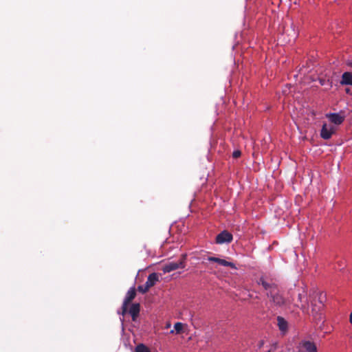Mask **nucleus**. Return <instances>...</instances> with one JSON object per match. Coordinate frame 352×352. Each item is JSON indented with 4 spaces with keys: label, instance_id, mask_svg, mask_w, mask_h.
Returning a JSON list of instances; mask_svg holds the SVG:
<instances>
[{
    "label": "nucleus",
    "instance_id": "412c9836",
    "mask_svg": "<svg viewBox=\"0 0 352 352\" xmlns=\"http://www.w3.org/2000/svg\"><path fill=\"white\" fill-rule=\"evenodd\" d=\"M349 321H350L351 324H352V312L350 314Z\"/></svg>",
    "mask_w": 352,
    "mask_h": 352
},
{
    "label": "nucleus",
    "instance_id": "a211bd4d",
    "mask_svg": "<svg viewBox=\"0 0 352 352\" xmlns=\"http://www.w3.org/2000/svg\"><path fill=\"white\" fill-rule=\"evenodd\" d=\"M276 349V344H274L271 346V348L266 352H275Z\"/></svg>",
    "mask_w": 352,
    "mask_h": 352
},
{
    "label": "nucleus",
    "instance_id": "f8f14e48",
    "mask_svg": "<svg viewBox=\"0 0 352 352\" xmlns=\"http://www.w3.org/2000/svg\"><path fill=\"white\" fill-rule=\"evenodd\" d=\"M130 315L132 317L133 320H135L136 318L138 316L140 313V304L134 303L133 304L129 311Z\"/></svg>",
    "mask_w": 352,
    "mask_h": 352
},
{
    "label": "nucleus",
    "instance_id": "20e7f679",
    "mask_svg": "<svg viewBox=\"0 0 352 352\" xmlns=\"http://www.w3.org/2000/svg\"><path fill=\"white\" fill-rule=\"evenodd\" d=\"M323 296L322 294H317L314 301L311 305L312 307L311 311L313 315H317L323 308Z\"/></svg>",
    "mask_w": 352,
    "mask_h": 352
},
{
    "label": "nucleus",
    "instance_id": "f03ea898",
    "mask_svg": "<svg viewBox=\"0 0 352 352\" xmlns=\"http://www.w3.org/2000/svg\"><path fill=\"white\" fill-rule=\"evenodd\" d=\"M186 254H183L182 258L177 262H170L164 265L162 271L164 273H169L177 269H183L185 267V260Z\"/></svg>",
    "mask_w": 352,
    "mask_h": 352
},
{
    "label": "nucleus",
    "instance_id": "2eb2a0df",
    "mask_svg": "<svg viewBox=\"0 0 352 352\" xmlns=\"http://www.w3.org/2000/svg\"><path fill=\"white\" fill-rule=\"evenodd\" d=\"M135 352H151V351L147 346H146L143 344H140L135 347Z\"/></svg>",
    "mask_w": 352,
    "mask_h": 352
},
{
    "label": "nucleus",
    "instance_id": "9b49d317",
    "mask_svg": "<svg viewBox=\"0 0 352 352\" xmlns=\"http://www.w3.org/2000/svg\"><path fill=\"white\" fill-rule=\"evenodd\" d=\"M341 85H352V73L351 72H344L342 75V80L340 81Z\"/></svg>",
    "mask_w": 352,
    "mask_h": 352
},
{
    "label": "nucleus",
    "instance_id": "6e6552de",
    "mask_svg": "<svg viewBox=\"0 0 352 352\" xmlns=\"http://www.w3.org/2000/svg\"><path fill=\"white\" fill-rule=\"evenodd\" d=\"M326 117L329 120V121L336 125L341 124L344 120V116L340 113H330L326 114Z\"/></svg>",
    "mask_w": 352,
    "mask_h": 352
},
{
    "label": "nucleus",
    "instance_id": "4be33fe9",
    "mask_svg": "<svg viewBox=\"0 0 352 352\" xmlns=\"http://www.w3.org/2000/svg\"><path fill=\"white\" fill-rule=\"evenodd\" d=\"M345 91L347 94H351L349 88H346Z\"/></svg>",
    "mask_w": 352,
    "mask_h": 352
},
{
    "label": "nucleus",
    "instance_id": "f257e3e1",
    "mask_svg": "<svg viewBox=\"0 0 352 352\" xmlns=\"http://www.w3.org/2000/svg\"><path fill=\"white\" fill-rule=\"evenodd\" d=\"M258 284L263 287L266 291L267 296L270 298V302L275 306L284 307L294 311L290 300L289 299H285L282 294H280L276 284L267 282L263 277L258 280Z\"/></svg>",
    "mask_w": 352,
    "mask_h": 352
},
{
    "label": "nucleus",
    "instance_id": "a878e982",
    "mask_svg": "<svg viewBox=\"0 0 352 352\" xmlns=\"http://www.w3.org/2000/svg\"><path fill=\"white\" fill-rule=\"evenodd\" d=\"M301 309H303L304 308V305H302L301 307H300Z\"/></svg>",
    "mask_w": 352,
    "mask_h": 352
},
{
    "label": "nucleus",
    "instance_id": "ddd939ff",
    "mask_svg": "<svg viewBox=\"0 0 352 352\" xmlns=\"http://www.w3.org/2000/svg\"><path fill=\"white\" fill-rule=\"evenodd\" d=\"M136 296V292H135V289L134 287H131L127 293H126V295L124 298V300L123 301V302L126 303V304H129L130 302L134 299V298Z\"/></svg>",
    "mask_w": 352,
    "mask_h": 352
},
{
    "label": "nucleus",
    "instance_id": "0eeeda50",
    "mask_svg": "<svg viewBox=\"0 0 352 352\" xmlns=\"http://www.w3.org/2000/svg\"><path fill=\"white\" fill-rule=\"evenodd\" d=\"M232 240V235L231 233L226 230H224L219 233L216 236V243L218 244H223L225 243H230Z\"/></svg>",
    "mask_w": 352,
    "mask_h": 352
},
{
    "label": "nucleus",
    "instance_id": "393cba45",
    "mask_svg": "<svg viewBox=\"0 0 352 352\" xmlns=\"http://www.w3.org/2000/svg\"><path fill=\"white\" fill-rule=\"evenodd\" d=\"M263 344V342L261 341V343H260V346H262Z\"/></svg>",
    "mask_w": 352,
    "mask_h": 352
},
{
    "label": "nucleus",
    "instance_id": "9d476101",
    "mask_svg": "<svg viewBox=\"0 0 352 352\" xmlns=\"http://www.w3.org/2000/svg\"><path fill=\"white\" fill-rule=\"evenodd\" d=\"M277 326L283 335H285L288 331V322L282 316H278L276 318Z\"/></svg>",
    "mask_w": 352,
    "mask_h": 352
},
{
    "label": "nucleus",
    "instance_id": "1a4fd4ad",
    "mask_svg": "<svg viewBox=\"0 0 352 352\" xmlns=\"http://www.w3.org/2000/svg\"><path fill=\"white\" fill-rule=\"evenodd\" d=\"M207 259L209 261L215 262L220 265L230 267L232 269H236V267L234 263H233L232 262L227 261L222 258H217V257H214V256H209V257H208Z\"/></svg>",
    "mask_w": 352,
    "mask_h": 352
},
{
    "label": "nucleus",
    "instance_id": "6ab92c4d",
    "mask_svg": "<svg viewBox=\"0 0 352 352\" xmlns=\"http://www.w3.org/2000/svg\"><path fill=\"white\" fill-rule=\"evenodd\" d=\"M304 297H305V294H298V300H299V301H300V302H301V301H302V298H304Z\"/></svg>",
    "mask_w": 352,
    "mask_h": 352
},
{
    "label": "nucleus",
    "instance_id": "aec40b11",
    "mask_svg": "<svg viewBox=\"0 0 352 352\" xmlns=\"http://www.w3.org/2000/svg\"><path fill=\"white\" fill-rule=\"evenodd\" d=\"M346 66H349V67L352 66V60H351V61H349V62L346 63Z\"/></svg>",
    "mask_w": 352,
    "mask_h": 352
},
{
    "label": "nucleus",
    "instance_id": "4468645a",
    "mask_svg": "<svg viewBox=\"0 0 352 352\" xmlns=\"http://www.w3.org/2000/svg\"><path fill=\"white\" fill-rule=\"evenodd\" d=\"M184 324L182 322H177L174 325V330L170 331V333L179 334L182 331Z\"/></svg>",
    "mask_w": 352,
    "mask_h": 352
},
{
    "label": "nucleus",
    "instance_id": "b1692460",
    "mask_svg": "<svg viewBox=\"0 0 352 352\" xmlns=\"http://www.w3.org/2000/svg\"><path fill=\"white\" fill-rule=\"evenodd\" d=\"M170 327V323H168V324H166V328H169Z\"/></svg>",
    "mask_w": 352,
    "mask_h": 352
},
{
    "label": "nucleus",
    "instance_id": "f3484780",
    "mask_svg": "<svg viewBox=\"0 0 352 352\" xmlns=\"http://www.w3.org/2000/svg\"><path fill=\"white\" fill-rule=\"evenodd\" d=\"M241 155V151H234L232 153V156L234 158H237Z\"/></svg>",
    "mask_w": 352,
    "mask_h": 352
},
{
    "label": "nucleus",
    "instance_id": "dca6fc26",
    "mask_svg": "<svg viewBox=\"0 0 352 352\" xmlns=\"http://www.w3.org/2000/svg\"><path fill=\"white\" fill-rule=\"evenodd\" d=\"M127 306H128V304H126L124 302L122 303V312H121V314L122 316H124L126 313ZM118 314H120V312H118Z\"/></svg>",
    "mask_w": 352,
    "mask_h": 352
},
{
    "label": "nucleus",
    "instance_id": "423d86ee",
    "mask_svg": "<svg viewBox=\"0 0 352 352\" xmlns=\"http://www.w3.org/2000/svg\"><path fill=\"white\" fill-rule=\"evenodd\" d=\"M336 128L334 126L324 124L320 131V136L324 140H329V138H331V135L336 132Z\"/></svg>",
    "mask_w": 352,
    "mask_h": 352
},
{
    "label": "nucleus",
    "instance_id": "7ed1b4c3",
    "mask_svg": "<svg viewBox=\"0 0 352 352\" xmlns=\"http://www.w3.org/2000/svg\"><path fill=\"white\" fill-rule=\"evenodd\" d=\"M158 280V274L157 273H152L148 276L147 280L146 281L144 285H140L138 287V290L140 292L144 294L149 289V288L155 285Z\"/></svg>",
    "mask_w": 352,
    "mask_h": 352
},
{
    "label": "nucleus",
    "instance_id": "39448f33",
    "mask_svg": "<svg viewBox=\"0 0 352 352\" xmlns=\"http://www.w3.org/2000/svg\"><path fill=\"white\" fill-rule=\"evenodd\" d=\"M298 352H317V348L314 343L302 340L299 344Z\"/></svg>",
    "mask_w": 352,
    "mask_h": 352
},
{
    "label": "nucleus",
    "instance_id": "5701e85b",
    "mask_svg": "<svg viewBox=\"0 0 352 352\" xmlns=\"http://www.w3.org/2000/svg\"><path fill=\"white\" fill-rule=\"evenodd\" d=\"M294 307H300V305L298 304H294Z\"/></svg>",
    "mask_w": 352,
    "mask_h": 352
}]
</instances>
